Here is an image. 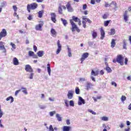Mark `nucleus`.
<instances>
[{"instance_id":"nucleus-1","label":"nucleus","mask_w":131,"mask_h":131,"mask_svg":"<svg viewBox=\"0 0 131 131\" xmlns=\"http://www.w3.org/2000/svg\"><path fill=\"white\" fill-rule=\"evenodd\" d=\"M66 10V8L69 12H73V8H72V6H71V1H69L66 7L64 5H61V4H59L58 6V13L59 14H60L62 15L63 14V9Z\"/></svg>"},{"instance_id":"nucleus-2","label":"nucleus","mask_w":131,"mask_h":131,"mask_svg":"<svg viewBox=\"0 0 131 131\" xmlns=\"http://www.w3.org/2000/svg\"><path fill=\"white\" fill-rule=\"evenodd\" d=\"M79 20V18L77 17H75V16H72V19L70 20V22L72 25V28L71 30L73 32H74V31H77V32H80V30L77 27V25L75 24L74 22H78V21Z\"/></svg>"},{"instance_id":"nucleus-3","label":"nucleus","mask_w":131,"mask_h":131,"mask_svg":"<svg viewBox=\"0 0 131 131\" xmlns=\"http://www.w3.org/2000/svg\"><path fill=\"white\" fill-rule=\"evenodd\" d=\"M113 63H119L121 65V66H123L124 63H123V57L121 54H119L117 55L116 59H114L113 60Z\"/></svg>"},{"instance_id":"nucleus-4","label":"nucleus","mask_w":131,"mask_h":131,"mask_svg":"<svg viewBox=\"0 0 131 131\" xmlns=\"http://www.w3.org/2000/svg\"><path fill=\"white\" fill-rule=\"evenodd\" d=\"M37 7H38V5H37L36 3L28 4L27 6V11L29 13H30L31 10H35L37 8Z\"/></svg>"},{"instance_id":"nucleus-5","label":"nucleus","mask_w":131,"mask_h":131,"mask_svg":"<svg viewBox=\"0 0 131 131\" xmlns=\"http://www.w3.org/2000/svg\"><path fill=\"white\" fill-rule=\"evenodd\" d=\"M86 16H82V23L83 28H86V22H88L89 24H92V20H91V19L86 18Z\"/></svg>"},{"instance_id":"nucleus-6","label":"nucleus","mask_w":131,"mask_h":131,"mask_svg":"<svg viewBox=\"0 0 131 131\" xmlns=\"http://www.w3.org/2000/svg\"><path fill=\"white\" fill-rule=\"evenodd\" d=\"M104 6L105 8H108V7H112L114 8V9H117V3H116L115 1H112L110 4L106 3Z\"/></svg>"},{"instance_id":"nucleus-7","label":"nucleus","mask_w":131,"mask_h":131,"mask_svg":"<svg viewBox=\"0 0 131 131\" xmlns=\"http://www.w3.org/2000/svg\"><path fill=\"white\" fill-rule=\"evenodd\" d=\"M43 24H45V23H43V21H39V24L35 26V30L38 31H41L42 30V26H43Z\"/></svg>"},{"instance_id":"nucleus-8","label":"nucleus","mask_w":131,"mask_h":131,"mask_svg":"<svg viewBox=\"0 0 131 131\" xmlns=\"http://www.w3.org/2000/svg\"><path fill=\"white\" fill-rule=\"evenodd\" d=\"M8 33L7 32V30H6V29H3L0 32V40H2V38L3 37H6Z\"/></svg>"},{"instance_id":"nucleus-9","label":"nucleus","mask_w":131,"mask_h":131,"mask_svg":"<svg viewBox=\"0 0 131 131\" xmlns=\"http://www.w3.org/2000/svg\"><path fill=\"white\" fill-rule=\"evenodd\" d=\"M50 15H51V21L53 22V23H56L57 22V15L56 14V13L55 12H51L50 13Z\"/></svg>"},{"instance_id":"nucleus-10","label":"nucleus","mask_w":131,"mask_h":131,"mask_svg":"<svg viewBox=\"0 0 131 131\" xmlns=\"http://www.w3.org/2000/svg\"><path fill=\"white\" fill-rule=\"evenodd\" d=\"M0 50L3 51V53H7V49L5 47V42H3V41H0Z\"/></svg>"},{"instance_id":"nucleus-11","label":"nucleus","mask_w":131,"mask_h":131,"mask_svg":"<svg viewBox=\"0 0 131 131\" xmlns=\"http://www.w3.org/2000/svg\"><path fill=\"white\" fill-rule=\"evenodd\" d=\"M90 54L88 52L84 53L82 55V57L80 58L81 63L82 64L83 61L89 57Z\"/></svg>"},{"instance_id":"nucleus-12","label":"nucleus","mask_w":131,"mask_h":131,"mask_svg":"<svg viewBox=\"0 0 131 131\" xmlns=\"http://www.w3.org/2000/svg\"><path fill=\"white\" fill-rule=\"evenodd\" d=\"M25 70L26 71H27V72H30V73H32V72H33V69H32V68L29 64L26 65Z\"/></svg>"},{"instance_id":"nucleus-13","label":"nucleus","mask_w":131,"mask_h":131,"mask_svg":"<svg viewBox=\"0 0 131 131\" xmlns=\"http://www.w3.org/2000/svg\"><path fill=\"white\" fill-rule=\"evenodd\" d=\"M57 46H58V49L56 51V55H58V54L60 53L61 52V50H62V46H61V43H60V40H58L57 41Z\"/></svg>"},{"instance_id":"nucleus-14","label":"nucleus","mask_w":131,"mask_h":131,"mask_svg":"<svg viewBox=\"0 0 131 131\" xmlns=\"http://www.w3.org/2000/svg\"><path fill=\"white\" fill-rule=\"evenodd\" d=\"M100 39H104V37H105V31L103 29V28H100Z\"/></svg>"},{"instance_id":"nucleus-15","label":"nucleus","mask_w":131,"mask_h":131,"mask_svg":"<svg viewBox=\"0 0 131 131\" xmlns=\"http://www.w3.org/2000/svg\"><path fill=\"white\" fill-rule=\"evenodd\" d=\"M78 104L79 106L82 105V104H85V102L84 101L83 99H82V97H79V101L78 102Z\"/></svg>"},{"instance_id":"nucleus-16","label":"nucleus","mask_w":131,"mask_h":131,"mask_svg":"<svg viewBox=\"0 0 131 131\" xmlns=\"http://www.w3.org/2000/svg\"><path fill=\"white\" fill-rule=\"evenodd\" d=\"M127 10L125 11V12L123 14L124 20L125 22H127L128 20V15H127Z\"/></svg>"},{"instance_id":"nucleus-17","label":"nucleus","mask_w":131,"mask_h":131,"mask_svg":"<svg viewBox=\"0 0 131 131\" xmlns=\"http://www.w3.org/2000/svg\"><path fill=\"white\" fill-rule=\"evenodd\" d=\"M68 98L69 100H71L73 98V92L69 91L68 93Z\"/></svg>"},{"instance_id":"nucleus-18","label":"nucleus","mask_w":131,"mask_h":131,"mask_svg":"<svg viewBox=\"0 0 131 131\" xmlns=\"http://www.w3.org/2000/svg\"><path fill=\"white\" fill-rule=\"evenodd\" d=\"M37 55L38 56V57H42V56H43V55H45V51H39L37 53Z\"/></svg>"},{"instance_id":"nucleus-19","label":"nucleus","mask_w":131,"mask_h":131,"mask_svg":"<svg viewBox=\"0 0 131 131\" xmlns=\"http://www.w3.org/2000/svg\"><path fill=\"white\" fill-rule=\"evenodd\" d=\"M91 75H93V76H97L99 75V71H96L95 72L94 70H92L91 71Z\"/></svg>"},{"instance_id":"nucleus-20","label":"nucleus","mask_w":131,"mask_h":131,"mask_svg":"<svg viewBox=\"0 0 131 131\" xmlns=\"http://www.w3.org/2000/svg\"><path fill=\"white\" fill-rule=\"evenodd\" d=\"M13 63L14 65H19V61L18 60V59H17L16 57H14L13 60Z\"/></svg>"},{"instance_id":"nucleus-21","label":"nucleus","mask_w":131,"mask_h":131,"mask_svg":"<svg viewBox=\"0 0 131 131\" xmlns=\"http://www.w3.org/2000/svg\"><path fill=\"white\" fill-rule=\"evenodd\" d=\"M47 70L49 75L51 76V64L49 63L47 64Z\"/></svg>"},{"instance_id":"nucleus-22","label":"nucleus","mask_w":131,"mask_h":131,"mask_svg":"<svg viewBox=\"0 0 131 131\" xmlns=\"http://www.w3.org/2000/svg\"><path fill=\"white\" fill-rule=\"evenodd\" d=\"M61 21L62 22V24L64 26L66 27L67 26V24H68V22H67V20L66 19H64L63 18H60Z\"/></svg>"},{"instance_id":"nucleus-23","label":"nucleus","mask_w":131,"mask_h":131,"mask_svg":"<svg viewBox=\"0 0 131 131\" xmlns=\"http://www.w3.org/2000/svg\"><path fill=\"white\" fill-rule=\"evenodd\" d=\"M71 127L68 126H64L63 127V131H70Z\"/></svg>"},{"instance_id":"nucleus-24","label":"nucleus","mask_w":131,"mask_h":131,"mask_svg":"<svg viewBox=\"0 0 131 131\" xmlns=\"http://www.w3.org/2000/svg\"><path fill=\"white\" fill-rule=\"evenodd\" d=\"M92 36L93 38L95 39V38H96L97 36H98V33L96 32V31L94 30L92 31Z\"/></svg>"},{"instance_id":"nucleus-25","label":"nucleus","mask_w":131,"mask_h":131,"mask_svg":"<svg viewBox=\"0 0 131 131\" xmlns=\"http://www.w3.org/2000/svg\"><path fill=\"white\" fill-rule=\"evenodd\" d=\"M116 40L114 39H112V42H111V48L113 49V48L115 47V46H116V42H115Z\"/></svg>"},{"instance_id":"nucleus-26","label":"nucleus","mask_w":131,"mask_h":131,"mask_svg":"<svg viewBox=\"0 0 131 131\" xmlns=\"http://www.w3.org/2000/svg\"><path fill=\"white\" fill-rule=\"evenodd\" d=\"M123 49L124 50H127V48H126V40H123Z\"/></svg>"},{"instance_id":"nucleus-27","label":"nucleus","mask_w":131,"mask_h":131,"mask_svg":"<svg viewBox=\"0 0 131 131\" xmlns=\"http://www.w3.org/2000/svg\"><path fill=\"white\" fill-rule=\"evenodd\" d=\"M110 22H111V20L104 21V26H105V27H107V26H108V25H109V23H110Z\"/></svg>"},{"instance_id":"nucleus-28","label":"nucleus","mask_w":131,"mask_h":131,"mask_svg":"<svg viewBox=\"0 0 131 131\" xmlns=\"http://www.w3.org/2000/svg\"><path fill=\"white\" fill-rule=\"evenodd\" d=\"M109 35H114L115 34V29H112L111 30V32L108 33Z\"/></svg>"},{"instance_id":"nucleus-29","label":"nucleus","mask_w":131,"mask_h":131,"mask_svg":"<svg viewBox=\"0 0 131 131\" xmlns=\"http://www.w3.org/2000/svg\"><path fill=\"white\" fill-rule=\"evenodd\" d=\"M10 100H11L10 102L13 103V102H14V98H13V97L9 96V97L6 98V101H10Z\"/></svg>"},{"instance_id":"nucleus-30","label":"nucleus","mask_w":131,"mask_h":131,"mask_svg":"<svg viewBox=\"0 0 131 131\" xmlns=\"http://www.w3.org/2000/svg\"><path fill=\"white\" fill-rule=\"evenodd\" d=\"M38 17L41 18V17H42V15H43V10L39 11L38 12Z\"/></svg>"},{"instance_id":"nucleus-31","label":"nucleus","mask_w":131,"mask_h":131,"mask_svg":"<svg viewBox=\"0 0 131 131\" xmlns=\"http://www.w3.org/2000/svg\"><path fill=\"white\" fill-rule=\"evenodd\" d=\"M56 116L58 121H62V117H61L59 114H57Z\"/></svg>"},{"instance_id":"nucleus-32","label":"nucleus","mask_w":131,"mask_h":131,"mask_svg":"<svg viewBox=\"0 0 131 131\" xmlns=\"http://www.w3.org/2000/svg\"><path fill=\"white\" fill-rule=\"evenodd\" d=\"M75 93L77 95H79V94H80V90H79L78 87H76Z\"/></svg>"},{"instance_id":"nucleus-33","label":"nucleus","mask_w":131,"mask_h":131,"mask_svg":"<svg viewBox=\"0 0 131 131\" xmlns=\"http://www.w3.org/2000/svg\"><path fill=\"white\" fill-rule=\"evenodd\" d=\"M105 70L107 71V73H111L112 72V70L109 67H106Z\"/></svg>"},{"instance_id":"nucleus-34","label":"nucleus","mask_w":131,"mask_h":131,"mask_svg":"<svg viewBox=\"0 0 131 131\" xmlns=\"http://www.w3.org/2000/svg\"><path fill=\"white\" fill-rule=\"evenodd\" d=\"M10 45L12 46L11 50H16V45H15L14 43L12 42H10Z\"/></svg>"},{"instance_id":"nucleus-35","label":"nucleus","mask_w":131,"mask_h":131,"mask_svg":"<svg viewBox=\"0 0 131 131\" xmlns=\"http://www.w3.org/2000/svg\"><path fill=\"white\" fill-rule=\"evenodd\" d=\"M21 90H23V93H24V94H25V95L28 94V93L27 92V90L26 89V88H24V87H21Z\"/></svg>"},{"instance_id":"nucleus-36","label":"nucleus","mask_w":131,"mask_h":131,"mask_svg":"<svg viewBox=\"0 0 131 131\" xmlns=\"http://www.w3.org/2000/svg\"><path fill=\"white\" fill-rule=\"evenodd\" d=\"M51 33L53 35V36H54V35H56V34H57V32H56V31L54 29H51Z\"/></svg>"},{"instance_id":"nucleus-37","label":"nucleus","mask_w":131,"mask_h":131,"mask_svg":"<svg viewBox=\"0 0 131 131\" xmlns=\"http://www.w3.org/2000/svg\"><path fill=\"white\" fill-rule=\"evenodd\" d=\"M125 100H126V97H125L124 95H122L121 97V101L122 102V103H124Z\"/></svg>"},{"instance_id":"nucleus-38","label":"nucleus","mask_w":131,"mask_h":131,"mask_svg":"<svg viewBox=\"0 0 131 131\" xmlns=\"http://www.w3.org/2000/svg\"><path fill=\"white\" fill-rule=\"evenodd\" d=\"M91 85H92V84L90 83H88L87 85L86 86V90L87 91H89V90H90V89H91Z\"/></svg>"},{"instance_id":"nucleus-39","label":"nucleus","mask_w":131,"mask_h":131,"mask_svg":"<svg viewBox=\"0 0 131 131\" xmlns=\"http://www.w3.org/2000/svg\"><path fill=\"white\" fill-rule=\"evenodd\" d=\"M68 56L69 57H72V54L71 53V50H70V48H68Z\"/></svg>"},{"instance_id":"nucleus-40","label":"nucleus","mask_w":131,"mask_h":131,"mask_svg":"<svg viewBox=\"0 0 131 131\" xmlns=\"http://www.w3.org/2000/svg\"><path fill=\"white\" fill-rule=\"evenodd\" d=\"M101 120L103 121H108V117L103 116L101 117Z\"/></svg>"},{"instance_id":"nucleus-41","label":"nucleus","mask_w":131,"mask_h":131,"mask_svg":"<svg viewBox=\"0 0 131 131\" xmlns=\"http://www.w3.org/2000/svg\"><path fill=\"white\" fill-rule=\"evenodd\" d=\"M28 54H29V56L30 57H32L34 54V52L33 51H29V52H28Z\"/></svg>"},{"instance_id":"nucleus-42","label":"nucleus","mask_w":131,"mask_h":131,"mask_svg":"<svg viewBox=\"0 0 131 131\" xmlns=\"http://www.w3.org/2000/svg\"><path fill=\"white\" fill-rule=\"evenodd\" d=\"M88 112H90V113H92L93 115H96L97 113L96 112L93 111L92 110H88Z\"/></svg>"},{"instance_id":"nucleus-43","label":"nucleus","mask_w":131,"mask_h":131,"mask_svg":"<svg viewBox=\"0 0 131 131\" xmlns=\"http://www.w3.org/2000/svg\"><path fill=\"white\" fill-rule=\"evenodd\" d=\"M70 106H72V107H74V102L73 100L70 101Z\"/></svg>"},{"instance_id":"nucleus-44","label":"nucleus","mask_w":131,"mask_h":131,"mask_svg":"<svg viewBox=\"0 0 131 131\" xmlns=\"http://www.w3.org/2000/svg\"><path fill=\"white\" fill-rule=\"evenodd\" d=\"M13 9L14 12H17V11L18 10V7H17V6H16L15 5H14L13 6Z\"/></svg>"},{"instance_id":"nucleus-45","label":"nucleus","mask_w":131,"mask_h":131,"mask_svg":"<svg viewBox=\"0 0 131 131\" xmlns=\"http://www.w3.org/2000/svg\"><path fill=\"white\" fill-rule=\"evenodd\" d=\"M33 75H34V73H31L30 74L29 78L30 79H33Z\"/></svg>"},{"instance_id":"nucleus-46","label":"nucleus","mask_w":131,"mask_h":131,"mask_svg":"<svg viewBox=\"0 0 131 131\" xmlns=\"http://www.w3.org/2000/svg\"><path fill=\"white\" fill-rule=\"evenodd\" d=\"M102 18L103 19H107V18H108V14H103V15L102 16Z\"/></svg>"},{"instance_id":"nucleus-47","label":"nucleus","mask_w":131,"mask_h":131,"mask_svg":"<svg viewBox=\"0 0 131 131\" xmlns=\"http://www.w3.org/2000/svg\"><path fill=\"white\" fill-rule=\"evenodd\" d=\"M49 131H54V128H53V125H50L49 126Z\"/></svg>"},{"instance_id":"nucleus-48","label":"nucleus","mask_w":131,"mask_h":131,"mask_svg":"<svg viewBox=\"0 0 131 131\" xmlns=\"http://www.w3.org/2000/svg\"><path fill=\"white\" fill-rule=\"evenodd\" d=\"M56 113V111H53V112H51L50 113V116H54V114H55Z\"/></svg>"},{"instance_id":"nucleus-49","label":"nucleus","mask_w":131,"mask_h":131,"mask_svg":"<svg viewBox=\"0 0 131 131\" xmlns=\"http://www.w3.org/2000/svg\"><path fill=\"white\" fill-rule=\"evenodd\" d=\"M112 85H114L116 88L117 86V84L114 81L112 82Z\"/></svg>"},{"instance_id":"nucleus-50","label":"nucleus","mask_w":131,"mask_h":131,"mask_svg":"<svg viewBox=\"0 0 131 131\" xmlns=\"http://www.w3.org/2000/svg\"><path fill=\"white\" fill-rule=\"evenodd\" d=\"M19 92H21V90L16 91L15 93V96H17V95H18V94H19Z\"/></svg>"},{"instance_id":"nucleus-51","label":"nucleus","mask_w":131,"mask_h":131,"mask_svg":"<svg viewBox=\"0 0 131 131\" xmlns=\"http://www.w3.org/2000/svg\"><path fill=\"white\" fill-rule=\"evenodd\" d=\"M86 8H88V5H86V4H84L83 5V10H86Z\"/></svg>"},{"instance_id":"nucleus-52","label":"nucleus","mask_w":131,"mask_h":131,"mask_svg":"<svg viewBox=\"0 0 131 131\" xmlns=\"http://www.w3.org/2000/svg\"><path fill=\"white\" fill-rule=\"evenodd\" d=\"M127 62H128V59L127 58H125V65H127Z\"/></svg>"},{"instance_id":"nucleus-53","label":"nucleus","mask_w":131,"mask_h":131,"mask_svg":"<svg viewBox=\"0 0 131 131\" xmlns=\"http://www.w3.org/2000/svg\"><path fill=\"white\" fill-rule=\"evenodd\" d=\"M33 50L35 52H36L37 51V47H36V46H33Z\"/></svg>"},{"instance_id":"nucleus-54","label":"nucleus","mask_w":131,"mask_h":131,"mask_svg":"<svg viewBox=\"0 0 131 131\" xmlns=\"http://www.w3.org/2000/svg\"><path fill=\"white\" fill-rule=\"evenodd\" d=\"M33 58H34V59H37V58H38V57L36 55V54H34L32 56Z\"/></svg>"},{"instance_id":"nucleus-55","label":"nucleus","mask_w":131,"mask_h":131,"mask_svg":"<svg viewBox=\"0 0 131 131\" xmlns=\"http://www.w3.org/2000/svg\"><path fill=\"white\" fill-rule=\"evenodd\" d=\"M95 3H96V1H95V0H91V5H95Z\"/></svg>"},{"instance_id":"nucleus-56","label":"nucleus","mask_w":131,"mask_h":131,"mask_svg":"<svg viewBox=\"0 0 131 131\" xmlns=\"http://www.w3.org/2000/svg\"><path fill=\"white\" fill-rule=\"evenodd\" d=\"M28 20H32V15H29V16L28 17Z\"/></svg>"},{"instance_id":"nucleus-57","label":"nucleus","mask_w":131,"mask_h":131,"mask_svg":"<svg viewBox=\"0 0 131 131\" xmlns=\"http://www.w3.org/2000/svg\"><path fill=\"white\" fill-rule=\"evenodd\" d=\"M64 103L66 104V107H69V104H68V101H67V100H66Z\"/></svg>"},{"instance_id":"nucleus-58","label":"nucleus","mask_w":131,"mask_h":131,"mask_svg":"<svg viewBox=\"0 0 131 131\" xmlns=\"http://www.w3.org/2000/svg\"><path fill=\"white\" fill-rule=\"evenodd\" d=\"M104 71L103 70H101L100 72V74H101V75H104Z\"/></svg>"},{"instance_id":"nucleus-59","label":"nucleus","mask_w":131,"mask_h":131,"mask_svg":"<svg viewBox=\"0 0 131 131\" xmlns=\"http://www.w3.org/2000/svg\"><path fill=\"white\" fill-rule=\"evenodd\" d=\"M88 10H85V11L83 12L84 15H88Z\"/></svg>"},{"instance_id":"nucleus-60","label":"nucleus","mask_w":131,"mask_h":131,"mask_svg":"<svg viewBox=\"0 0 131 131\" xmlns=\"http://www.w3.org/2000/svg\"><path fill=\"white\" fill-rule=\"evenodd\" d=\"M77 22H78V25L80 26L81 25V20L79 19Z\"/></svg>"},{"instance_id":"nucleus-61","label":"nucleus","mask_w":131,"mask_h":131,"mask_svg":"<svg viewBox=\"0 0 131 131\" xmlns=\"http://www.w3.org/2000/svg\"><path fill=\"white\" fill-rule=\"evenodd\" d=\"M67 124L68 125H69V124H70V121L69 120H67Z\"/></svg>"},{"instance_id":"nucleus-62","label":"nucleus","mask_w":131,"mask_h":131,"mask_svg":"<svg viewBox=\"0 0 131 131\" xmlns=\"http://www.w3.org/2000/svg\"><path fill=\"white\" fill-rule=\"evenodd\" d=\"M126 124L127 125H130V122H129V121H127Z\"/></svg>"},{"instance_id":"nucleus-63","label":"nucleus","mask_w":131,"mask_h":131,"mask_svg":"<svg viewBox=\"0 0 131 131\" xmlns=\"http://www.w3.org/2000/svg\"><path fill=\"white\" fill-rule=\"evenodd\" d=\"M127 79L128 80H130V81H131V76H128V77H127Z\"/></svg>"},{"instance_id":"nucleus-64","label":"nucleus","mask_w":131,"mask_h":131,"mask_svg":"<svg viewBox=\"0 0 131 131\" xmlns=\"http://www.w3.org/2000/svg\"><path fill=\"white\" fill-rule=\"evenodd\" d=\"M128 110H131V103L128 106Z\"/></svg>"}]
</instances>
